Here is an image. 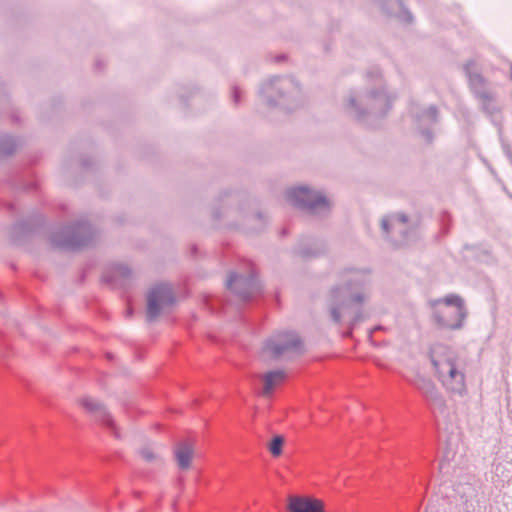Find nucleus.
<instances>
[{"label": "nucleus", "instance_id": "11", "mask_svg": "<svg viewBox=\"0 0 512 512\" xmlns=\"http://www.w3.org/2000/svg\"><path fill=\"white\" fill-rule=\"evenodd\" d=\"M415 386L434 405L442 406L444 400L432 380L419 377L415 380Z\"/></svg>", "mask_w": 512, "mask_h": 512}, {"label": "nucleus", "instance_id": "2", "mask_svg": "<svg viewBox=\"0 0 512 512\" xmlns=\"http://www.w3.org/2000/svg\"><path fill=\"white\" fill-rule=\"evenodd\" d=\"M437 323L449 329L461 326L465 317L464 302L457 295H448L443 299L434 300L431 303Z\"/></svg>", "mask_w": 512, "mask_h": 512}, {"label": "nucleus", "instance_id": "14", "mask_svg": "<svg viewBox=\"0 0 512 512\" xmlns=\"http://www.w3.org/2000/svg\"><path fill=\"white\" fill-rule=\"evenodd\" d=\"M141 455L148 461H151L155 458L154 452L150 448H145L141 451Z\"/></svg>", "mask_w": 512, "mask_h": 512}, {"label": "nucleus", "instance_id": "4", "mask_svg": "<svg viewBox=\"0 0 512 512\" xmlns=\"http://www.w3.org/2000/svg\"><path fill=\"white\" fill-rule=\"evenodd\" d=\"M362 301L363 296L356 292L349 284L332 288L328 293V304L333 322L340 323L342 318L341 311L352 304H358Z\"/></svg>", "mask_w": 512, "mask_h": 512}, {"label": "nucleus", "instance_id": "13", "mask_svg": "<svg viewBox=\"0 0 512 512\" xmlns=\"http://www.w3.org/2000/svg\"><path fill=\"white\" fill-rule=\"evenodd\" d=\"M285 438L282 435H274L267 443V449L274 458H278L283 453Z\"/></svg>", "mask_w": 512, "mask_h": 512}, {"label": "nucleus", "instance_id": "8", "mask_svg": "<svg viewBox=\"0 0 512 512\" xmlns=\"http://www.w3.org/2000/svg\"><path fill=\"white\" fill-rule=\"evenodd\" d=\"M465 70L469 78V85L474 94L481 100L483 105H488L494 100L493 93L485 88V79L477 72L476 64L469 61L465 65Z\"/></svg>", "mask_w": 512, "mask_h": 512}, {"label": "nucleus", "instance_id": "16", "mask_svg": "<svg viewBox=\"0 0 512 512\" xmlns=\"http://www.w3.org/2000/svg\"><path fill=\"white\" fill-rule=\"evenodd\" d=\"M382 226H383V228H384V230H385V231H387V230H388L386 221H383V222H382Z\"/></svg>", "mask_w": 512, "mask_h": 512}, {"label": "nucleus", "instance_id": "7", "mask_svg": "<svg viewBox=\"0 0 512 512\" xmlns=\"http://www.w3.org/2000/svg\"><path fill=\"white\" fill-rule=\"evenodd\" d=\"M287 512H325V505L321 499L310 495H290L287 497Z\"/></svg>", "mask_w": 512, "mask_h": 512}, {"label": "nucleus", "instance_id": "6", "mask_svg": "<svg viewBox=\"0 0 512 512\" xmlns=\"http://www.w3.org/2000/svg\"><path fill=\"white\" fill-rule=\"evenodd\" d=\"M173 301V294L168 285L160 284L154 286L148 293L147 317L150 320L155 319Z\"/></svg>", "mask_w": 512, "mask_h": 512}, {"label": "nucleus", "instance_id": "10", "mask_svg": "<svg viewBox=\"0 0 512 512\" xmlns=\"http://www.w3.org/2000/svg\"><path fill=\"white\" fill-rule=\"evenodd\" d=\"M77 404L84 409L87 413L99 418L104 421L106 424H112V420L109 415L104 410L103 406L100 402L93 399L90 396H82L77 399Z\"/></svg>", "mask_w": 512, "mask_h": 512}, {"label": "nucleus", "instance_id": "3", "mask_svg": "<svg viewBox=\"0 0 512 512\" xmlns=\"http://www.w3.org/2000/svg\"><path fill=\"white\" fill-rule=\"evenodd\" d=\"M302 347L300 338L291 332H282L269 339L263 346L260 359L264 363L278 359L287 352H299Z\"/></svg>", "mask_w": 512, "mask_h": 512}, {"label": "nucleus", "instance_id": "12", "mask_svg": "<svg viewBox=\"0 0 512 512\" xmlns=\"http://www.w3.org/2000/svg\"><path fill=\"white\" fill-rule=\"evenodd\" d=\"M286 378L284 370L268 371L262 376L263 381V394L269 396L273 390L280 386Z\"/></svg>", "mask_w": 512, "mask_h": 512}, {"label": "nucleus", "instance_id": "1", "mask_svg": "<svg viewBox=\"0 0 512 512\" xmlns=\"http://www.w3.org/2000/svg\"><path fill=\"white\" fill-rule=\"evenodd\" d=\"M432 364L441 383L452 391L465 387L464 365L448 347L437 345L431 351Z\"/></svg>", "mask_w": 512, "mask_h": 512}, {"label": "nucleus", "instance_id": "5", "mask_svg": "<svg viewBox=\"0 0 512 512\" xmlns=\"http://www.w3.org/2000/svg\"><path fill=\"white\" fill-rule=\"evenodd\" d=\"M290 201L297 206L316 212L329 206L328 200L319 192H314L306 187L293 188L288 192Z\"/></svg>", "mask_w": 512, "mask_h": 512}, {"label": "nucleus", "instance_id": "9", "mask_svg": "<svg viewBox=\"0 0 512 512\" xmlns=\"http://www.w3.org/2000/svg\"><path fill=\"white\" fill-rule=\"evenodd\" d=\"M195 446L188 442L179 443L174 449V458L181 471H188L193 466Z\"/></svg>", "mask_w": 512, "mask_h": 512}, {"label": "nucleus", "instance_id": "15", "mask_svg": "<svg viewBox=\"0 0 512 512\" xmlns=\"http://www.w3.org/2000/svg\"><path fill=\"white\" fill-rule=\"evenodd\" d=\"M237 278H238L237 275H234V274L230 275V277H229V279L227 281V286L231 287L232 284L237 280Z\"/></svg>", "mask_w": 512, "mask_h": 512}]
</instances>
